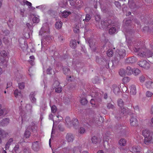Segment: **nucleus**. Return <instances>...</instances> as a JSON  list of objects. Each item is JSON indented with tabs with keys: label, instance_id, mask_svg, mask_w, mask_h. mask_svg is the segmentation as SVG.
Masks as SVG:
<instances>
[{
	"label": "nucleus",
	"instance_id": "obj_1",
	"mask_svg": "<svg viewBox=\"0 0 153 153\" xmlns=\"http://www.w3.org/2000/svg\"><path fill=\"white\" fill-rule=\"evenodd\" d=\"M49 30L48 27H46V28L45 29L44 27L43 26L40 31V34L43 35L44 36L41 41L42 49H43L44 47H45L51 40V37L48 35L49 32Z\"/></svg>",
	"mask_w": 153,
	"mask_h": 153
},
{
	"label": "nucleus",
	"instance_id": "obj_2",
	"mask_svg": "<svg viewBox=\"0 0 153 153\" xmlns=\"http://www.w3.org/2000/svg\"><path fill=\"white\" fill-rule=\"evenodd\" d=\"M142 134L144 136V143L146 145L150 144L153 139V132L147 130L143 131Z\"/></svg>",
	"mask_w": 153,
	"mask_h": 153
},
{
	"label": "nucleus",
	"instance_id": "obj_3",
	"mask_svg": "<svg viewBox=\"0 0 153 153\" xmlns=\"http://www.w3.org/2000/svg\"><path fill=\"white\" fill-rule=\"evenodd\" d=\"M126 55V51L124 49H120L118 50V53H117L114 57L113 63L117 64L120 61L125 57Z\"/></svg>",
	"mask_w": 153,
	"mask_h": 153
},
{
	"label": "nucleus",
	"instance_id": "obj_4",
	"mask_svg": "<svg viewBox=\"0 0 153 153\" xmlns=\"http://www.w3.org/2000/svg\"><path fill=\"white\" fill-rule=\"evenodd\" d=\"M121 110L119 111L116 114L115 117L118 120L120 119L121 117L123 115H126L129 114L130 110L128 108H125L123 107L121 108Z\"/></svg>",
	"mask_w": 153,
	"mask_h": 153
},
{
	"label": "nucleus",
	"instance_id": "obj_5",
	"mask_svg": "<svg viewBox=\"0 0 153 153\" xmlns=\"http://www.w3.org/2000/svg\"><path fill=\"white\" fill-rule=\"evenodd\" d=\"M96 61L97 62L102 65H106V64H107V65L106 66V68H108L109 63L108 61L104 59L102 56H96Z\"/></svg>",
	"mask_w": 153,
	"mask_h": 153
},
{
	"label": "nucleus",
	"instance_id": "obj_6",
	"mask_svg": "<svg viewBox=\"0 0 153 153\" xmlns=\"http://www.w3.org/2000/svg\"><path fill=\"white\" fill-rule=\"evenodd\" d=\"M138 65L141 67L146 69H148L150 67V64L146 60H142L138 62Z\"/></svg>",
	"mask_w": 153,
	"mask_h": 153
},
{
	"label": "nucleus",
	"instance_id": "obj_7",
	"mask_svg": "<svg viewBox=\"0 0 153 153\" xmlns=\"http://www.w3.org/2000/svg\"><path fill=\"white\" fill-rule=\"evenodd\" d=\"M111 20H102L101 22V24L103 28H105L111 24Z\"/></svg>",
	"mask_w": 153,
	"mask_h": 153
},
{
	"label": "nucleus",
	"instance_id": "obj_8",
	"mask_svg": "<svg viewBox=\"0 0 153 153\" xmlns=\"http://www.w3.org/2000/svg\"><path fill=\"white\" fill-rule=\"evenodd\" d=\"M130 120V123L131 126H135L138 125V122L135 116H132Z\"/></svg>",
	"mask_w": 153,
	"mask_h": 153
},
{
	"label": "nucleus",
	"instance_id": "obj_9",
	"mask_svg": "<svg viewBox=\"0 0 153 153\" xmlns=\"http://www.w3.org/2000/svg\"><path fill=\"white\" fill-rule=\"evenodd\" d=\"M29 18L30 19H32V21L33 24H38L40 21V19L39 18V16L36 17L35 15L30 14L29 16Z\"/></svg>",
	"mask_w": 153,
	"mask_h": 153
},
{
	"label": "nucleus",
	"instance_id": "obj_10",
	"mask_svg": "<svg viewBox=\"0 0 153 153\" xmlns=\"http://www.w3.org/2000/svg\"><path fill=\"white\" fill-rule=\"evenodd\" d=\"M32 148L35 151H38L40 149L39 142L36 141L33 143L32 144Z\"/></svg>",
	"mask_w": 153,
	"mask_h": 153
},
{
	"label": "nucleus",
	"instance_id": "obj_11",
	"mask_svg": "<svg viewBox=\"0 0 153 153\" xmlns=\"http://www.w3.org/2000/svg\"><path fill=\"white\" fill-rule=\"evenodd\" d=\"M74 136L72 134H67L66 136V139L69 142H72L74 139Z\"/></svg>",
	"mask_w": 153,
	"mask_h": 153
},
{
	"label": "nucleus",
	"instance_id": "obj_12",
	"mask_svg": "<svg viewBox=\"0 0 153 153\" xmlns=\"http://www.w3.org/2000/svg\"><path fill=\"white\" fill-rule=\"evenodd\" d=\"M9 119L8 118L3 119L0 121V126H7L9 123Z\"/></svg>",
	"mask_w": 153,
	"mask_h": 153
},
{
	"label": "nucleus",
	"instance_id": "obj_13",
	"mask_svg": "<svg viewBox=\"0 0 153 153\" xmlns=\"http://www.w3.org/2000/svg\"><path fill=\"white\" fill-rule=\"evenodd\" d=\"M7 58L0 57V63L1 65H3L4 67H7L8 60L6 59Z\"/></svg>",
	"mask_w": 153,
	"mask_h": 153
},
{
	"label": "nucleus",
	"instance_id": "obj_14",
	"mask_svg": "<svg viewBox=\"0 0 153 153\" xmlns=\"http://www.w3.org/2000/svg\"><path fill=\"white\" fill-rule=\"evenodd\" d=\"M136 58L134 56H132L127 58L126 60V62L128 63H132L136 62Z\"/></svg>",
	"mask_w": 153,
	"mask_h": 153
},
{
	"label": "nucleus",
	"instance_id": "obj_15",
	"mask_svg": "<svg viewBox=\"0 0 153 153\" xmlns=\"http://www.w3.org/2000/svg\"><path fill=\"white\" fill-rule=\"evenodd\" d=\"M36 94L35 92H32L30 93V98L31 102L33 103H35L36 101V98L35 97L36 95Z\"/></svg>",
	"mask_w": 153,
	"mask_h": 153
},
{
	"label": "nucleus",
	"instance_id": "obj_16",
	"mask_svg": "<svg viewBox=\"0 0 153 153\" xmlns=\"http://www.w3.org/2000/svg\"><path fill=\"white\" fill-rule=\"evenodd\" d=\"M65 121L67 127H70L72 126V121H71L69 117H66L65 119Z\"/></svg>",
	"mask_w": 153,
	"mask_h": 153
},
{
	"label": "nucleus",
	"instance_id": "obj_17",
	"mask_svg": "<svg viewBox=\"0 0 153 153\" xmlns=\"http://www.w3.org/2000/svg\"><path fill=\"white\" fill-rule=\"evenodd\" d=\"M8 134V133L7 132L0 128V137H1L2 138H4L6 137Z\"/></svg>",
	"mask_w": 153,
	"mask_h": 153
},
{
	"label": "nucleus",
	"instance_id": "obj_18",
	"mask_svg": "<svg viewBox=\"0 0 153 153\" xmlns=\"http://www.w3.org/2000/svg\"><path fill=\"white\" fill-rule=\"evenodd\" d=\"M133 153L141 151V148L139 146H134L132 147V149Z\"/></svg>",
	"mask_w": 153,
	"mask_h": 153
},
{
	"label": "nucleus",
	"instance_id": "obj_19",
	"mask_svg": "<svg viewBox=\"0 0 153 153\" xmlns=\"http://www.w3.org/2000/svg\"><path fill=\"white\" fill-rule=\"evenodd\" d=\"M130 93L132 95H135L136 93V89L134 85H132L130 87Z\"/></svg>",
	"mask_w": 153,
	"mask_h": 153
},
{
	"label": "nucleus",
	"instance_id": "obj_20",
	"mask_svg": "<svg viewBox=\"0 0 153 153\" xmlns=\"http://www.w3.org/2000/svg\"><path fill=\"white\" fill-rule=\"evenodd\" d=\"M144 51L145 53L146 56L149 57L152 56L153 52L150 50L148 49H146Z\"/></svg>",
	"mask_w": 153,
	"mask_h": 153
},
{
	"label": "nucleus",
	"instance_id": "obj_21",
	"mask_svg": "<svg viewBox=\"0 0 153 153\" xmlns=\"http://www.w3.org/2000/svg\"><path fill=\"white\" fill-rule=\"evenodd\" d=\"M13 139L12 138L10 139L6 143L5 145V149L7 150L9 149L10 145L13 141Z\"/></svg>",
	"mask_w": 153,
	"mask_h": 153
},
{
	"label": "nucleus",
	"instance_id": "obj_22",
	"mask_svg": "<svg viewBox=\"0 0 153 153\" xmlns=\"http://www.w3.org/2000/svg\"><path fill=\"white\" fill-rule=\"evenodd\" d=\"M23 153H31L30 148L27 146H23L22 148Z\"/></svg>",
	"mask_w": 153,
	"mask_h": 153
},
{
	"label": "nucleus",
	"instance_id": "obj_23",
	"mask_svg": "<svg viewBox=\"0 0 153 153\" xmlns=\"http://www.w3.org/2000/svg\"><path fill=\"white\" fill-rule=\"evenodd\" d=\"M72 126H73L75 128H76L79 125V122L78 120L76 119H73L72 120Z\"/></svg>",
	"mask_w": 153,
	"mask_h": 153
},
{
	"label": "nucleus",
	"instance_id": "obj_24",
	"mask_svg": "<svg viewBox=\"0 0 153 153\" xmlns=\"http://www.w3.org/2000/svg\"><path fill=\"white\" fill-rule=\"evenodd\" d=\"M14 150L16 153H20L21 152V150L20 149L19 146L18 144L15 145L14 148Z\"/></svg>",
	"mask_w": 153,
	"mask_h": 153
},
{
	"label": "nucleus",
	"instance_id": "obj_25",
	"mask_svg": "<svg viewBox=\"0 0 153 153\" xmlns=\"http://www.w3.org/2000/svg\"><path fill=\"white\" fill-rule=\"evenodd\" d=\"M126 74L128 75H130L133 73V70L130 67H128L125 71Z\"/></svg>",
	"mask_w": 153,
	"mask_h": 153
},
{
	"label": "nucleus",
	"instance_id": "obj_26",
	"mask_svg": "<svg viewBox=\"0 0 153 153\" xmlns=\"http://www.w3.org/2000/svg\"><path fill=\"white\" fill-rule=\"evenodd\" d=\"M146 87L149 89L153 88V83L151 81H148L146 82Z\"/></svg>",
	"mask_w": 153,
	"mask_h": 153
},
{
	"label": "nucleus",
	"instance_id": "obj_27",
	"mask_svg": "<svg viewBox=\"0 0 153 153\" xmlns=\"http://www.w3.org/2000/svg\"><path fill=\"white\" fill-rule=\"evenodd\" d=\"M117 104L120 108L123 107L124 105V102L121 99H119L117 100Z\"/></svg>",
	"mask_w": 153,
	"mask_h": 153
},
{
	"label": "nucleus",
	"instance_id": "obj_28",
	"mask_svg": "<svg viewBox=\"0 0 153 153\" xmlns=\"http://www.w3.org/2000/svg\"><path fill=\"white\" fill-rule=\"evenodd\" d=\"M120 88L117 86H113V91L116 94H117L120 92Z\"/></svg>",
	"mask_w": 153,
	"mask_h": 153
},
{
	"label": "nucleus",
	"instance_id": "obj_29",
	"mask_svg": "<svg viewBox=\"0 0 153 153\" xmlns=\"http://www.w3.org/2000/svg\"><path fill=\"white\" fill-rule=\"evenodd\" d=\"M26 109L27 111H29L30 113H31L32 112V106L30 104H27L26 106Z\"/></svg>",
	"mask_w": 153,
	"mask_h": 153
},
{
	"label": "nucleus",
	"instance_id": "obj_30",
	"mask_svg": "<svg viewBox=\"0 0 153 153\" xmlns=\"http://www.w3.org/2000/svg\"><path fill=\"white\" fill-rule=\"evenodd\" d=\"M91 140L92 143L94 144H96L99 142L98 139L95 136H94L91 138Z\"/></svg>",
	"mask_w": 153,
	"mask_h": 153
},
{
	"label": "nucleus",
	"instance_id": "obj_31",
	"mask_svg": "<svg viewBox=\"0 0 153 153\" xmlns=\"http://www.w3.org/2000/svg\"><path fill=\"white\" fill-rule=\"evenodd\" d=\"M0 56L1 57L7 58V53L6 51L3 50L1 52Z\"/></svg>",
	"mask_w": 153,
	"mask_h": 153
},
{
	"label": "nucleus",
	"instance_id": "obj_32",
	"mask_svg": "<svg viewBox=\"0 0 153 153\" xmlns=\"http://www.w3.org/2000/svg\"><path fill=\"white\" fill-rule=\"evenodd\" d=\"M70 45L71 47L73 48H74L76 46V40H71L70 43Z\"/></svg>",
	"mask_w": 153,
	"mask_h": 153
},
{
	"label": "nucleus",
	"instance_id": "obj_33",
	"mask_svg": "<svg viewBox=\"0 0 153 153\" xmlns=\"http://www.w3.org/2000/svg\"><path fill=\"white\" fill-rule=\"evenodd\" d=\"M62 22L61 21L57 22L55 24L56 27L57 29H59L62 26Z\"/></svg>",
	"mask_w": 153,
	"mask_h": 153
},
{
	"label": "nucleus",
	"instance_id": "obj_34",
	"mask_svg": "<svg viewBox=\"0 0 153 153\" xmlns=\"http://www.w3.org/2000/svg\"><path fill=\"white\" fill-rule=\"evenodd\" d=\"M119 74L120 76H123L126 74V73L125 70L123 69H121L119 70Z\"/></svg>",
	"mask_w": 153,
	"mask_h": 153
},
{
	"label": "nucleus",
	"instance_id": "obj_35",
	"mask_svg": "<svg viewBox=\"0 0 153 153\" xmlns=\"http://www.w3.org/2000/svg\"><path fill=\"white\" fill-rule=\"evenodd\" d=\"M71 12L68 11H64L62 14V16L64 18L67 17L68 16L71 14Z\"/></svg>",
	"mask_w": 153,
	"mask_h": 153
},
{
	"label": "nucleus",
	"instance_id": "obj_36",
	"mask_svg": "<svg viewBox=\"0 0 153 153\" xmlns=\"http://www.w3.org/2000/svg\"><path fill=\"white\" fill-rule=\"evenodd\" d=\"M20 46L23 50H26L28 47L27 44L25 42H24V44H22Z\"/></svg>",
	"mask_w": 153,
	"mask_h": 153
},
{
	"label": "nucleus",
	"instance_id": "obj_37",
	"mask_svg": "<svg viewBox=\"0 0 153 153\" xmlns=\"http://www.w3.org/2000/svg\"><path fill=\"white\" fill-rule=\"evenodd\" d=\"M63 73L65 74H68L70 72L69 69L67 67L63 68Z\"/></svg>",
	"mask_w": 153,
	"mask_h": 153
},
{
	"label": "nucleus",
	"instance_id": "obj_38",
	"mask_svg": "<svg viewBox=\"0 0 153 153\" xmlns=\"http://www.w3.org/2000/svg\"><path fill=\"white\" fill-rule=\"evenodd\" d=\"M53 71V68L52 67L49 66L47 69L46 70V72L47 74H52V71Z\"/></svg>",
	"mask_w": 153,
	"mask_h": 153
},
{
	"label": "nucleus",
	"instance_id": "obj_39",
	"mask_svg": "<svg viewBox=\"0 0 153 153\" xmlns=\"http://www.w3.org/2000/svg\"><path fill=\"white\" fill-rule=\"evenodd\" d=\"M14 94L16 97H17L18 96H20L21 95V93L20 91L16 89L15 90L14 92Z\"/></svg>",
	"mask_w": 153,
	"mask_h": 153
},
{
	"label": "nucleus",
	"instance_id": "obj_40",
	"mask_svg": "<svg viewBox=\"0 0 153 153\" xmlns=\"http://www.w3.org/2000/svg\"><path fill=\"white\" fill-rule=\"evenodd\" d=\"M116 29L114 27L111 28L109 30V33L110 34H112L115 33L116 31Z\"/></svg>",
	"mask_w": 153,
	"mask_h": 153
},
{
	"label": "nucleus",
	"instance_id": "obj_41",
	"mask_svg": "<svg viewBox=\"0 0 153 153\" xmlns=\"http://www.w3.org/2000/svg\"><path fill=\"white\" fill-rule=\"evenodd\" d=\"M119 144L121 146H124L126 143V141L125 139H121L119 142Z\"/></svg>",
	"mask_w": 153,
	"mask_h": 153
},
{
	"label": "nucleus",
	"instance_id": "obj_42",
	"mask_svg": "<svg viewBox=\"0 0 153 153\" xmlns=\"http://www.w3.org/2000/svg\"><path fill=\"white\" fill-rule=\"evenodd\" d=\"M140 72V71L138 68L134 69L133 71V73L135 75H137L139 74Z\"/></svg>",
	"mask_w": 153,
	"mask_h": 153
},
{
	"label": "nucleus",
	"instance_id": "obj_43",
	"mask_svg": "<svg viewBox=\"0 0 153 153\" xmlns=\"http://www.w3.org/2000/svg\"><path fill=\"white\" fill-rule=\"evenodd\" d=\"M74 153H80V148L79 147H75L73 149Z\"/></svg>",
	"mask_w": 153,
	"mask_h": 153
},
{
	"label": "nucleus",
	"instance_id": "obj_44",
	"mask_svg": "<svg viewBox=\"0 0 153 153\" xmlns=\"http://www.w3.org/2000/svg\"><path fill=\"white\" fill-rule=\"evenodd\" d=\"M88 102L87 100L85 98H82L80 100L81 103L83 105H85Z\"/></svg>",
	"mask_w": 153,
	"mask_h": 153
},
{
	"label": "nucleus",
	"instance_id": "obj_45",
	"mask_svg": "<svg viewBox=\"0 0 153 153\" xmlns=\"http://www.w3.org/2000/svg\"><path fill=\"white\" fill-rule=\"evenodd\" d=\"M107 108L109 109H114L115 108V107L114 105L110 103H108L107 105Z\"/></svg>",
	"mask_w": 153,
	"mask_h": 153
},
{
	"label": "nucleus",
	"instance_id": "obj_46",
	"mask_svg": "<svg viewBox=\"0 0 153 153\" xmlns=\"http://www.w3.org/2000/svg\"><path fill=\"white\" fill-rule=\"evenodd\" d=\"M113 54V51L111 49H109L107 51V54L109 57H111Z\"/></svg>",
	"mask_w": 153,
	"mask_h": 153
},
{
	"label": "nucleus",
	"instance_id": "obj_47",
	"mask_svg": "<svg viewBox=\"0 0 153 153\" xmlns=\"http://www.w3.org/2000/svg\"><path fill=\"white\" fill-rule=\"evenodd\" d=\"M4 113V115L7 113V111L5 109H0V116L3 115Z\"/></svg>",
	"mask_w": 153,
	"mask_h": 153
},
{
	"label": "nucleus",
	"instance_id": "obj_48",
	"mask_svg": "<svg viewBox=\"0 0 153 153\" xmlns=\"http://www.w3.org/2000/svg\"><path fill=\"white\" fill-rule=\"evenodd\" d=\"M30 135V133L28 130H26L25 133V136L26 138H28Z\"/></svg>",
	"mask_w": 153,
	"mask_h": 153
},
{
	"label": "nucleus",
	"instance_id": "obj_49",
	"mask_svg": "<svg viewBox=\"0 0 153 153\" xmlns=\"http://www.w3.org/2000/svg\"><path fill=\"white\" fill-rule=\"evenodd\" d=\"M19 87L20 89H23L25 87V83L23 82L19 83Z\"/></svg>",
	"mask_w": 153,
	"mask_h": 153
},
{
	"label": "nucleus",
	"instance_id": "obj_50",
	"mask_svg": "<svg viewBox=\"0 0 153 153\" xmlns=\"http://www.w3.org/2000/svg\"><path fill=\"white\" fill-rule=\"evenodd\" d=\"M28 129H31L33 131L35 128V124L33 123H31V125L29 126L28 127Z\"/></svg>",
	"mask_w": 153,
	"mask_h": 153
},
{
	"label": "nucleus",
	"instance_id": "obj_51",
	"mask_svg": "<svg viewBox=\"0 0 153 153\" xmlns=\"http://www.w3.org/2000/svg\"><path fill=\"white\" fill-rule=\"evenodd\" d=\"M51 110L52 112L53 113H55L57 110L56 106L55 105H53L51 107Z\"/></svg>",
	"mask_w": 153,
	"mask_h": 153
},
{
	"label": "nucleus",
	"instance_id": "obj_52",
	"mask_svg": "<svg viewBox=\"0 0 153 153\" xmlns=\"http://www.w3.org/2000/svg\"><path fill=\"white\" fill-rule=\"evenodd\" d=\"M139 80L140 82H143L145 80V77L144 76L142 75L140 77Z\"/></svg>",
	"mask_w": 153,
	"mask_h": 153
},
{
	"label": "nucleus",
	"instance_id": "obj_53",
	"mask_svg": "<svg viewBox=\"0 0 153 153\" xmlns=\"http://www.w3.org/2000/svg\"><path fill=\"white\" fill-rule=\"evenodd\" d=\"M152 94V93L149 91H147L146 93V96L148 97H151Z\"/></svg>",
	"mask_w": 153,
	"mask_h": 153
},
{
	"label": "nucleus",
	"instance_id": "obj_54",
	"mask_svg": "<svg viewBox=\"0 0 153 153\" xmlns=\"http://www.w3.org/2000/svg\"><path fill=\"white\" fill-rule=\"evenodd\" d=\"M130 80L129 78L128 77H125L123 79V81L124 83H127Z\"/></svg>",
	"mask_w": 153,
	"mask_h": 153
},
{
	"label": "nucleus",
	"instance_id": "obj_55",
	"mask_svg": "<svg viewBox=\"0 0 153 153\" xmlns=\"http://www.w3.org/2000/svg\"><path fill=\"white\" fill-rule=\"evenodd\" d=\"M79 132L80 134H83L85 131V128L83 127H81L79 129Z\"/></svg>",
	"mask_w": 153,
	"mask_h": 153
},
{
	"label": "nucleus",
	"instance_id": "obj_56",
	"mask_svg": "<svg viewBox=\"0 0 153 153\" xmlns=\"http://www.w3.org/2000/svg\"><path fill=\"white\" fill-rule=\"evenodd\" d=\"M138 55L142 57H144V56H146L145 55V51H143L142 52H140L138 54Z\"/></svg>",
	"mask_w": 153,
	"mask_h": 153
},
{
	"label": "nucleus",
	"instance_id": "obj_57",
	"mask_svg": "<svg viewBox=\"0 0 153 153\" xmlns=\"http://www.w3.org/2000/svg\"><path fill=\"white\" fill-rule=\"evenodd\" d=\"M58 128L59 130L61 131H63L64 129V128L62 125L60 124H59L58 125Z\"/></svg>",
	"mask_w": 153,
	"mask_h": 153
},
{
	"label": "nucleus",
	"instance_id": "obj_58",
	"mask_svg": "<svg viewBox=\"0 0 153 153\" xmlns=\"http://www.w3.org/2000/svg\"><path fill=\"white\" fill-rule=\"evenodd\" d=\"M62 90V88L61 87H58L55 89V92L57 93H59L61 92Z\"/></svg>",
	"mask_w": 153,
	"mask_h": 153
},
{
	"label": "nucleus",
	"instance_id": "obj_59",
	"mask_svg": "<svg viewBox=\"0 0 153 153\" xmlns=\"http://www.w3.org/2000/svg\"><path fill=\"white\" fill-rule=\"evenodd\" d=\"M91 19V17L90 15L86 14L85 16V20L86 22H88Z\"/></svg>",
	"mask_w": 153,
	"mask_h": 153
},
{
	"label": "nucleus",
	"instance_id": "obj_60",
	"mask_svg": "<svg viewBox=\"0 0 153 153\" xmlns=\"http://www.w3.org/2000/svg\"><path fill=\"white\" fill-rule=\"evenodd\" d=\"M58 39L59 40L60 42H62L65 39L63 36H62L61 35H59L58 36Z\"/></svg>",
	"mask_w": 153,
	"mask_h": 153
},
{
	"label": "nucleus",
	"instance_id": "obj_61",
	"mask_svg": "<svg viewBox=\"0 0 153 153\" xmlns=\"http://www.w3.org/2000/svg\"><path fill=\"white\" fill-rule=\"evenodd\" d=\"M79 27L77 26H76V27L74 29V31L75 33H78L79 32Z\"/></svg>",
	"mask_w": 153,
	"mask_h": 153
},
{
	"label": "nucleus",
	"instance_id": "obj_62",
	"mask_svg": "<svg viewBox=\"0 0 153 153\" xmlns=\"http://www.w3.org/2000/svg\"><path fill=\"white\" fill-rule=\"evenodd\" d=\"M114 3L115 5L118 8H120V4L118 1H115Z\"/></svg>",
	"mask_w": 153,
	"mask_h": 153
},
{
	"label": "nucleus",
	"instance_id": "obj_63",
	"mask_svg": "<svg viewBox=\"0 0 153 153\" xmlns=\"http://www.w3.org/2000/svg\"><path fill=\"white\" fill-rule=\"evenodd\" d=\"M95 18L96 21L98 22L100 19V15H97L95 16Z\"/></svg>",
	"mask_w": 153,
	"mask_h": 153
},
{
	"label": "nucleus",
	"instance_id": "obj_64",
	"mask_svg": "<svg viewBox=\"0 0 153 153\" xmlns=\"http://www.w3.org/2000/svg\"><path fill=\"white\" fill-rule=\"evenodd\" d=\"M4 35H7L10 33V31L7 30H5L4 31Z\"/></svg>",
	"mask_w": 153,
	"mask_h": 153
}]
</instances>
